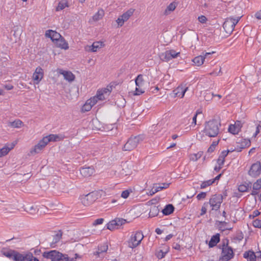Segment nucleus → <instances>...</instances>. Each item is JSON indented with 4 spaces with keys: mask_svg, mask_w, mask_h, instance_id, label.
I'll return each instance as SVG.
<instances>
[{
    "mask_svg": "<svg viewBox=\"0 0 261 261\" xmlns=\"http://www.w3.org/2000/svg\"><path fill=\"white\" fill-rule=\"evenodd\" d=\"M153 185L154 188L155 189V190H158V192L163 189V187H162V185L161 184H155Z\"/></svg>",
    "mask_w": 261,
    "mask_h": 261,
    "instance_id": "nucleus-59",
    "label": "nucleus"
},
{
    "mask_svg": "<svg viewBox=\"0 0 261 261\" xmlns=\"http://www.w3.org/2000/svg\"><path fill=\"white\" fill-rule=\"evenodd\" d=\"M252 224L255 228H261V220L256 219L253 221Z\"/></svg>",
    "mask_w": 261,
    "mask_h": 261,
    "instance_id": "nucleus-48",
    "label": "nucleus"
},
{
    "mask_svg": "<svg viewBox=\"0 0 261 261\" xmlns=\"http://www.w3.org/2000/svg\"><path fill=\"white\" fill-rule=\"evenodd\" d=\"M108 249V245L107 244V243H105L102 245H101L100 247H98V250L96 251L95 254L99 256V254L100 253L107 252Z\"/></svg>",
    "mask_w": 261,
    "mask_h": 261,
    "instance_id": "nucleus-35",
    "label": "nucleus"
},
{
    "mask_svg": "<svg viewBox=\"0 0 261 261\" xmlns=\"http://www.w3.org/2000/svg\"><path fill=\"white\" fill-rule=\"evenodd\" d=\"M1 252L4 256L8 257L9 258H12L13 259L15 251L13 250L3 249L1 251Z\"/></svg>",
    "mask_w": 261,
    "mask_h": 261,
    "instance_id": "nucleus-30",
    "label": "nucleus"
},
{
    "mask_svg": "<svg viewBox=\"0 0 261 261\" xmlns=\"http://www.w3.org/2000/svg\"><path fill=\"white\" fill-rule=\"evenodd\" d=\"M97 92L98 93L97 94V96L94 97L92 98H90L88 100V101L90 104H91V106L92 107L96 103V102L97 101V99H98L99 100H102L103 98V92H101L100 93V92L99 91Z\"/></svg>",
    "mask_w": 261,
    "mask_h": 261,
    "instance_id": "nucleus-23",
    "label": "nucleus"
},
{
    "mask_svg": "<svg viewBox=\"0 0 261 261\" xmlns=\"http://www.w3.org/2000/svg\"><path fill=\"white\" fill-rule=\"evenodd\" d=\"M208 205V202H204L201 207L200 216L204 215L207 212V207Z\"/></svg>",
    "mask_w": 261,
    "mask_h": 261,
    "instance_id": "nucleus-47",
    "label": "nucleus"
},
{
    "mask_svg": "<svg viewBox=\"0 0 261 261\" xmlns=\"http://www.w3.org/2000/svg\"><path fill=\"white\" fill-rule=\"evenodd\" d=\"M177 3L172 2L169 6H167V8L164 12V14L167 15L169 14L171 12L173 11L177 6Z\"/></svg>",
    "mask_w": 261,
    "mask_h": 261,
    "instance_id": "nucleus-26",
    "label": "nucleus"
},
{
    "mask_svg": "<svg viewBox=\"0 0 261 261\" xmlns=\"http://www.w3.org/2000/svg\"><path fill=\"white\" fill-rule=\"evenodd\" d=\"M223 197L221 194L213 195L207 202L212 211H217L223 202Z\"/></svg>",
    "mask_w": 261,
    "mask_h": 261,
    "instance_id": "nucleus-5",
    "label": "nucleus"
},
{
    "mask_svg": "<svg viewBox=\"0 0 261 261\" xmlns=\"http://www.w3.org/2000/svg\"><path fill=\"white\" fill-rule=\"evenodd\" d=\"M261 188V178L258 179L253 185V189L258 191Z\"/></svg>",
    "mask_w": 261,
    "mask_h": 261,
    "instance_id": "nucleus-44",
    "label": "nucleus"
},
{
    "mask_svg": "<svg viewBox=\"0 0 261 261\" xmlns=\"http://www.w3.org/2000/svg\"><path fill=\"white\" fill-rule=\"evenodd\" d=\"M94 171L92 167H82L80 169V173L83 177H88L94 173Z\"/></svg>",
    "mask_w": 261,
    "mask_h": 261,
    "instance_id": "nucleus-19",
    "label": "nucleus"
},
{
    "mask_svg": "<svg viewBox=\"0 0 261 261\" xmlns=\"http://www.w3.org/2000/svg\"><path fill=\"white\" fill-rule=\"evenodd\" d=\"M117 222L115 221L114 220H113L110 221L107 225V229L110 230H113L115 229H118L116 226Z\"/></svg>",
    "mask_w": 261,
    "mask_h": 261,
    "instance_id": "nucleus-38",
    "label": "nucleus"
},
{
    "mask_svg": "<svg viewBox=\"0 0 261 261\" xmlns=\"http://www.w3.org/2000/svg\"><path fill=\"white\" fill-rule=\"evenodd\" d=\"M103 221L104 219L103 218L97 219L93 222V225L96 226L97 225L101 224L103 223Z\"/></svg>",
    "mask_w": 261,
    "mask_h": 261,
    "instance_id": "nucleus-51",
    "label": "nucleus"
},
{
    "mask_svg": "<svg viewBox=\"0 0 261 261\" xmlns=\"http://www.w3.org/2000/svg\"><path fill=\"white\" fill-rule=\"evenodd\" d=\"M198 19V21L202 23H204L207 21L206 17L204 15H201L199 16Z\"/></svg>",
    "mask_w": 261,
    "mask_h": 261,
    "instance_id": "nucleus-54",
    "label": "nucleus"
},
{
    "mask_svg": "<svg viewBox=\"0 0 261 261\" xmlns=\"http://www.w3.org/2000/svg\"><path fill=\"white\" fill-rule=\"evenodd\" d=\"M141 87V86H136L135 95H139L144 92V90Z\"/></svg>",
    "mask_w": 261,
    "mask_h": 261,
    "instance_id": "nucleus-49",
    "label": "nucleus"
},
{
    "mask_svg": "<svg viewBox=\"0 0 261 261\" xmlns=\"http://www.w3.org/2000/svg\"><path fill=\"white\" fill-rule=\"evenodd\" d=\"M260 215V212L258 210L254 211L251 215H250L249 217H252L253 218L258 216Z\"/></svg>",
    "mask_w": 261,
    "mask_h": 261,
    "instance_id": "nucleus-56",
    "label": "nucleus"
},
{
    "mask_svg": "<svg viewBox=\"0 0 261 261\" xmlns=\"http://www.w3.org/2000/svg\"><path fill=\"white\" fill-rule=\"evenodd\" d=\"M130 191H129L128 190L123 191L121 193V197L123 198H127L128 197Z\"/></svg>",
    "mask_w": 261,
    "mask_h": 261,
    "instance_id": "nucleus-52",
    "label": "nucleus"
},
{
    "mask_svg": "<svg viewBox=\"0 0 261 261\" xmlns=\"http://www.w3.org/2000/svg\"><path fill=\"white\" fill-rule=\"evenodd\" d=\"M244 258L247 259V261H256V257L254 252L252 250L245 251L243 254Z\"/></svg>",
    "mask_w": 261,
    "mask_h": 261,
    "instance_id": "nucleus-20",
    "label": "nucleus"
},
{
    "mask_svg": "<svg viewBox=\"0 0 261 261\" xmlns=\"http://www.w3.org/2000/svg\"><path fill=\"white\" fill-rule=\"evenodd\" d=\"M242 123L240 121H236L234 124H231L228 127V132L233 135L238 134L241 130Z\"/></svg>",
    "mask_w": 261,
    "mask_h": 261,
    "instance_id": "nucleus-15",
    "label": "nucleus"
},
{
    "mask_svg": "<svg viewBox=\"0 0 261 261\" xmlns=\"http://www.w3.org/2000/svg\"><path fill=\"white\" fill-rule=\"evenodd\" d=\"M44 75L43 70L42 68L37 67L33 75V79L36 84H38L43 79Z\"/></svg>",
    "mask_w": 261,
    "mask_h": 261,
    "instance_id": "nucleus-12",
    "label": "nucleus"
},
{
    "mask_svg": "<svg viewBox=\"0 0 261 261\" xmlns=\"http://www.w3.org/2000/svg\"><path fill=\"white\" fill-rule=\"evenodd\" d=\"M68 7V2L66 0H62L59 3L58 6L56 7V10L57 11H59Z\"/></svg>",
    "mask_w": 261,
    "mask_h": 261,
    "instance_id": "nucleus-34",
    "label": "nucleus"
},
{
    "mask_svg": "<svg viewBox=\"0 0 261 261\" xmlns=\"http://www.w3.org/2000/svg\"><path fill=\"white\" fill-rule=\"evenodd\" d=\"M104 45L102 42H94L91 45H87L85 49L86 51L96 52L98 49L101 48Z\"/></svg>",
    "mask_w": 261,
    "mask_h": 261,
    "instance_id": "nucleus-16",
    "label": "nucleus"
},
{
    "mask_svg": "<svg viewBox=\"0 0 261 261\" xmlns=\"http://www.w3.org/2000/svg\"><path fill=\"white\" fill-rule=\"evenodd\" d=\"M242 16H238L237 17L227 18L224 21L223 27L227 33L232 32L236 25L238 23Z\"/></svg>",
    "mask_w": 261,
    "mask_h": 261,
    "instance_id": "nucleus-7",
    "label": "nucleus"
},
{
    "mask_svg": "<svg viewBox=\"0 0 261 261\" xmlns=\"http://www.w3.org/2000/svg\"><path fill=\"white\" fill-rule=\"evenodd\" d=\"M114 220L117 222L116 226L118 229L126 222V220L122 218H116Z\"/></svg>",
    "mask_w": 261,
    "mask_h": 261,
    "instance_id": "nucleus-43",
    "label": "nucleus"
},
{
    "mask_svg": "<svg viewBox=\"0 0 261 261\" xmlns=\"http://www.w3.org/2000/svg\"><path fill=\"white\" fill-rule=\"evenodd\" d=\"M15 144H12L10 147L6 146L2 149H0V158L7 155L9 151L13 148Z\"/></svg>",
    "mask_w": 261,
    "mask_h": 261,
    "instance_id": "nucleus-29",
    "label": "nucleus"
},
{
    "mask_svg": "<svg viewBox=\"0 0 261 261\" xmlns=\"http://www.w3.org/2000/svg\"><path fill=\"white\" fill-rule=\"evenodd\" d=\"M229 240L227 239L222 241V252L219 261H229L234 255L232 248L228 246Z\"/></svg>",
    "mask_w": 261,
    "mask_h": 261,
    "instance_id": "nucleus-2",
    "label": "nucleus"
},
{
    "mask_svg": "<svg viewBox=\"0 0 261 261\" xmlns=\"http://www.w3.org/2000/svg\"><path fill=\"white\" fill-rule=\"evenodd\" d=\"M250 145V141L249 140H244V141L242 142L240 145H237L236 147V151L240 152L242 151V149L249 147Z\"/></svg>",
    "mask_w": 261,
    "mask_h": 261,
    "instance_id": "nucleus-28",
    "label": "nucleus"
},
{
    "mask_svg": "<svg viewBox=\"0 0 261 261\" xmlns=\"http://www.w3.org/2000/svg\"><path fill=\"white\" fill-rule=\"evenodd\" d=\"M13 260L15 261H39V259L34 257L31 252L25 254H21L15 251Z\"/></svg>",
    "mask_w": 261,
    "mask_h": 261,
    "instance_id": "nucleus-9",
    "label": "nucleus"
},
{
    "mask_svg": "<svg viewBox=\"0 0 261 261\" xmlns=\"http://www.w3.org/2000/svg\"><path fill=\"white\" fill-rule=\"evenodd\" d=\"M42 256L44 258L50 259L51 261H67L68 260L67 254H63L55 250L43 252Z\"/></svg>",
    "mask_w": 261,
    "mask_h": 261,
    "instance_id": "nucleus-3",
    "label": "nucleus"
},
{
    "mask_svg": "<svg viewBox=\"0 0 261 261\" xmlns=\"http://www.w3.org/2000/svg\"><path fill=\"white\" fill-rule=\"evenodd\" d=\"M206 196V192H201L199 194H198L196 198L198 200H200L204 199Z\"/></svg>",
    "mask_w": 261,
    "mask_h": 261,
    "instance_id": "nucleus-50",
    "label": "nucleus"
},
{
    "mask_svg": "<svg viewBox=\"0 0 261 261\" xmlns=\"http://www.w3.org/2000/svg\"><path fill=\"white\" fill-rule=\"evenodd\" d=\"M249 188V185H240L238 187V190L240 192H247Z\"/></svg>",
    "mask_w": 261,
    "mask_h": 261,
    "instance_id": "nucleus-45",
    "label": "nucleus"
},
{
    "mask_svg": "<svg viewBox=\"0 0 261 261\" xmlns=\"http://www.w3.org/2000/svg\"><path fill=\"white\" fill-rule=\"evenodd\" d=\"M116 22H117V23L118 24V27H122L124 24V23L125 22L124 21H123L122 20V19L121 18L120 16H119L118 18V19L116 20Z\"/></svg>",
    "mask_w": 261,
    "mask_h": 261,
    "instance_id": "nucleus-53",
    "label": "nucleus"
},
{
    "mask_svg": "<svg viewBox=\"0 0 261 261\" xmlns=\"http://www.w3.org/2000/svg\"><path fill=\"white\" fill-rule=\"evenodd\" d=\"M179 55V52H176L173 49L166 50L160 55L161 59L164 61L169 60L177 58Z\"/></svg>",
    "mask_w": 261,
    "mask_h": 261,
    "instance_id": "nucleus-10",
    "label": "nucleus"
},
{
    "mask_svg": "<svg viewBox=\"0 0 261 261\" xmlns=\"http://www.w3.org/2000/svg\"><path fill=\"white\" fill-rule=\"evenodd\" d=\"M92 107L91 104L87 100L85 104L82 107V111L83 112H88L91 109Z\"/></svg>",
    "mask_w": 261,
    "mask_h": 261,
    "instance_id": "nucleus-42",
    "label": "nucleus"
},
{
    "mask_svg": "<svg viewBox=\"0 0 261 261\" xmlns=\"http://www.w3.org/2000/svg\"><path fill=\"white\" fill-rule=\"evenodd\" d=\"M44 138L47 143L51 141L56 142L60 141L63 139L61 135L54 134H50L47 136L44 137Z\"/></svg>",
    "mask_w": 261,
    "mask_h": 261,
    "instance_id": "nucleus-21",
    "label": "nucleus"
},
{
    "mask_svg": "<svg viewBox=\"0 0 261 261\" xmlns=\"http://www.w3.org/2000/svg\"><path fill=\"white\" fill-rule=\"evenodd\" d=\"M261 173V163L259 162H256L253 164L248 171V174L253 177L258 176Z\"/></svg>",
    "mask_w": 261,
    "mask_h": 261,
    "instance_id": "nucleus-11",
    "label": "nucleus"
},
{
    "mask_svg": "<svg viewBox=\"0 0 261 261\" xmlns=\"http://www.w3.org/2000/svg\"><path fill=\"white\" fill-rule=\"evenodd\" d=\"M214 53V52L212 53H205L204 54V56H199L197 57H195L193 60L192 61L194 63V64L196 66H200L202 65L203 63V62L204 61V59L207 57L212 55V54Z\"/></svg>",
    "mask_w": 261,
    "mask_h": 261,
    "instance_id": "nucleus-18",
    "label": "nucleus"
},
{
    "mask_svg": "<svg viewBox=\"0 0 261 261\" xmlns=\"http://www.w3.org/2000/svg\"><path fill=\"white\" fill-rule=\"evenodd\" d=\"M134 11V9L130 8L120 16L122 19V20L124 21V22H126L127 20L129 19L130 16L133 15Z\"/></svg>",
    "mask_w": 261,
    "mask_h": 261,
    "instance_id": "nucleus-25",
    "label": "nucleus"
},
{
    "mask_svg": "<svg viewBox=\"0 0 261 261\" xmlns=\"http://www.w3.org/2000/svg\"><path fill=\"white\" fill-rule=\"evenodd\" d=\"M192 196H191V197L187 196V198H182V201L184 202V204L190 203L191 201H190V198H192Z\"/></svg>",
    "mask_w": 261,
    "mask_h": 261,
    "instance_id": "nucleus-60",
    "label": "nucleus"
},
{
    "mask_svg": "<svg viewBox=\"0 0 261 261\" xmlns=\"http://www.w3.org/2000/svg\"><path fill=\"white\" fill-rule=\"evenodd\" d=\"M191 118L189 116L184 118L180 122V130H182V133H186L189 132L191 129L192 125L189 124Z\"/></svg>",
    "mask_w": 261,
    "mask_h": 261,
    "instance_id": "nucleus-13",
    "label": "nucleus"
},
{
    "mask_svg": "<svg viewBox=\"0 0 261 261\" xmlns=\"http://www.w3.org/2000/svg\"><path fill=\"white\" fill-rule=\"evenodd\" d=\"M167 252V251H163L162 250H160L159 251H156L155 254L158 258L162 259L165 256Z\"/></svg>",
    "mask_w": 261,
    "mask_h": 261,
    "instance_id": "nucleus-46",
    "label": "nucleus"
},
{
    "mask_svg": "<svg viewBox=\"0 0 261 261\" xmlns=\"http://www.w3.org/2000/svg\"><path fill=\"white\" fill-rule=\"evenodd\" d=\"M105 12L102 9H100L98 11V12L95 14L93 17L92 19L94 21H98L103 17L104 16Z\"/></svg>",
    "mask_w": 261,
    "mask_h": 261,
    "instance_id": "nucleus-33",
    "label": "nucleus"
},
{
    "mask_svg": "<svg viewBox=\"0 0 261 261\" xmlns=\"http://www.w3.org/2000/svg\"><path fill=\"white\" fill-rule=\"evenodd\" d=\"M56 43L58 46L63 49H67L69 47L68 43L62 37L59 39V41H58Z\"/></svg>",
    "mask_w": 261,
    "mask_h": 261,
    "instance_id": "nucleus-31",
    "label": "nucleus"
},
{
    "mask_svg": "<svg viewBox=\"0 0 261 261\" xmlns=\"http://www.w3.org/2000/svg\"><path fill=\"white\" fill-rule=\"evenodd\" d=\"M228 153H229V151L223 150V151H222L219 157H220L223 159H225V157L227 155Z\"/></svg>",
    "mask_w": 261,
    "mask_h": 261,
    "instance_id": "nucleus-57",
    "label": "nucleus"
},
{
    "mask_svg": "<svg viewBox=\"0 0 261 261\" xmlns=\"http://www.w3.org/2000/svg\"><path fill=\"white\" fill-rule=\"evenodd\" d=\"M220 127V120L213 119L205 122L203 132L206 136L216 137L219 133Z\"/></svg>",
    "mask_w": 261,
    "mask_h": 261,
    "instance_id": "nucleus-1",
    "label": "nucleus"
},
{
    "mask_svg": "<svg viewBox=\"0 0 261 261\" xmlns=\"http://www.w3.org/2000/svg\"><path fill=\"white\" fill-rule=\"evenodd\" d=\"M197 114H195L194 116L192 117V122L191 125L192 126H194L196 124V118H197Z\"/></svg>",
    "mask_w": 261,
    "mask_h": 261,
    "instance_id": "nucleus-61",
    "label": "nucleus"
},
{
    "mask_svg": "<svg viewBox=\"0 0 261 261\" xmlns=\"http://www.w3.org/2000/svg\"><path fill=\"white\" fill-rule=\"evenodd\" d=\"M135 83L136 86H142L144 84V80L143 78V75L142 74H139L137 76L135 80Z\"/></svg>",
    "mask_w": 261,
    "mask_h": 261,
    "instance_id": "nucleus-40",
    "label": "nucleus"
},
{
    "mask_svg": "<svg viewBox=\"0 0 261 261\" xmlns=\"http://www.w3.org/2000/svg\"><path fill=\"white\" fill-rule=\"evenodd\" d=\"M179 87H177V88L174 90L172 93L170 94V96L173 97L175 98L177 96L178 93L179 92V91L178 90Z\"/></svg>",
    "mask_w": 261,
    "mask_h": 261,
    "instance_id": "nucleus-55",
    "label": "nucleus"
},
{
    "mask_svg": "<svg viewBox=\"0 0 261 261\" xmlns=\"http://www.w3.org/2000/svg\"><path fill=\"white\" fill-rule=\"evenodd\" d=\"M62 233L61 231L60 230L59 232L58 233H57L54 237L53 242L50 245V246L51 247H55V246H54L53 245L55 244V243L58 242L60 240V239L62 238Z\"/></svg>",
    "mask_w": 261,
    "mask_h": 261,
    "instance_id": "nucleus-39",
    "label": "nucleus"
},
{
    "mask_svg": "<svg viewBox=\"0 0 261 261\" xmlns=\"http://www.w3.org/2000/svg\"><path fill=\"white\" fill-rule=\"evenodd\" d=\"M99 194L97 191H93L86 195L81 197L82 203L85 206H89L92 204L99 197Z\"/></svg>",
    "mask_w": 261,
    "mask_h": 261,
    "instance_id": "nucleus-6",
    "label": "nucleus"
},
{
    "mask_svg": "<svg viewBox=\"0 0 261 261\" xmlns=\"http://www.w3.org/2000/svg\"><path fill=\"white\" fill-rule=\"evenodd\" d=\"M61 73L63 75L64 79L69 82L74 80L75 75L70 71H63Z\"/></svg>",
    "mask_w": 261,
    "mask_h": 261,
    "instance_id": "nucleus-24",
    "label": "nucleus"
},
{
    "mask_svg": "<svg viewBox=\"0 0 261 261\" xmlns=\"http://www.w3.org/2000/svg\"><path fill=\"white\" fill-rule=\"evenodd\" d=\"M143 138L141 136L130 137L124 145L123 151H132L137 147L138 145L142 141Z\"/></svg>",
    "mask_w": 261,
    "mask_h": 261,
    "instance_id": "nucleus-4",
    "label": "nucleus"
},
{
    "mask_svg": "<svg viewBox=\"0 0 261 261\" xmlns=\"http://www.w3.org/2000/svg\"><path fill=\"white\" fill-rule=\"evenodd\" d=\"M220 241V234L216 233V234L213 236L208 243V246L210 248H212L215 246L217 243H218Z\"/></svg>",
    "mask_w": 261,
    "mask_h": 261,
    "instance_id": "nucleus-22",
    "label": "nucleus"
},
{
    "mask_svg": "<svg viewBox=\"0 0 261 261\" xmlns=\"http://www.w3.org/2000/svg\"><path fill=\"white\" fill-rule=\"evenodd\" d=\"M159 212L158 207L156 206H153L151 207L149 215L150 217H154L158 215Z\"/></svg>",
    "mask_w": 261,
    "mask_h": 261,
    "instance_id": "nucleus-36",
    "label": "nucleus"
},
{
    "mask_svg": "<svg viewBox=\"0 0 261 261\" xmlns=\"http://www.w3.org/2000/svg\"><path fill=\"white\" fill-rule=\"evenodd\" d=\"M23 125V122L19 119L15 120L13 122H9L8 126L13 128H20Z\"/></svg>",
    "mask_w": 261,
    "mask_h": 261,
    "instance_id": "nucleus-32",
    "label": "nucleus"
},
{
    "mask_svg": "<svg viewBox=\"0 0 261 261\" xmlns=\"http://www.w3.org/2000/svg\"><path fill=\"white\" fill-rule=\"evenodd\" d=\"M45 36L50 38L53 41L56 42L59 41L62 37L61 35L56 31L51 30H47L45 33Z\"/></svg>",
    "mask_w": 261,
    "mask_h": 261,
    "instance_id": "nucleus-17",
    "label": "nucleus"
},
{
    "mask_svg": "<svg viewBox=\"0 0 261 261\" xmlns=\"http://www.w3.org/2000/svg\"><path fill=\"white\" fill-rule=\"evenodd\" d=\"M222 174H223V173L219 174L217 176H216L215 178H214L213 179H211L212 180L214 181V183L216 180H218L220 179V178L221 177V176H222Z\"/></svg>",
    "mask_w": 261,
    "mask_h": 261,
    "instance_id": "nucleus-64",
    "label": "nucleus"
},
{
    "mask_svg": "<svg viewBox=\"0 0 261 261\" xmlns=\"http://www.w3.org/2000/svg\"><path fill=\"white\" fill-rule=\"evenodd\" d=\"M174 207L171 204L166 205L165 208L162 210V213L165 215H169L174 211Z\"/></svg>",
    "mask_w": 261,
    "mask_h": 261,
    "instance_id": "nucleus-27",
    "label": "nucleus"
},
{
    "mask_svg": "<svg viewBox=\"0 0 261 261\" xmlns=\"http://www.w3.org/2000/svg\"><path fill=\"white\" fill-rule=\"evenodd\" d=\"M190 85H187V84L182 83L180 84V89L182 90L180 98L184 97L186 92L188 90Z\"/></svg>",
    "mask_w": 261,
    "mask_h": 261,
    "instance_id": "nucleus-37",
    "label": "nucleus"
},
{
    "mask_svg": "<svg viewBox=\"0 0 261 261\" xmlns=\"http://www.w3.org/2000/svg\"><path fill=\"white\" fill-rule=\"evenodd\" d=\"M260 127H261V126L260 125H258L256 126L255 132V133L253 135V136L254 137H255L259 134V128Z\"/></svg>",
    "mask_w": 261,
    "mask_h": 261,
    "instance_id": "nucleus-62",
    "label": "nucleus"
},
{
    "mask_svg": "<svg viewBox=\"0 0 261 261\" xmlns=\"http://www.w3.org/2000/svg\"><path fill=\"white\" fill-rule=\"evenodd\" d=\"M45 139L44 137L41 139L37 144H36L34 148L31 150V153L32 154L33 153H38L40 152L47 144Z\"/></svg>",
    "mask_w": 261,
    "mask_h": 261,
    "instance_id": "nucleus-14",
    "label": "nucleus"
},
{
    "mask_svg": "<svg viewBox=\"0 0 261 261\" xmlns=\"http://www.w3.org/2000/svg\"><path fill=\"white\" fill-rule=\"evenodd\" d=\"M143 238L144 236L142 232H136L134 234L132 235L128 241V246L131 248L137 247L141 243Z\"/></svg>",
    "mask_w": 261,
    "mask_h": 261,
    "instance_id": "nucleus-8",
    "label": "nucleus"
},
{
    "mask_svg": "<svg viewBox=\"0 0 261 261\" xmlns=\"http://www.w3.org/2000/svg\"><path fill=\"white\" fill-rule=\"evenodd\" d=\"M225 159H223L220 157H219V158L217 160V163L218 165L222 166L224 163Z\"/></svg>",
    "mask_w": 261,
    "mask_h": 261,
    "instance_id": "nucleus-58",
    "label": "nucleus"
},
{
    "mask_svg": "<svg viewBox=\"0 0 261 261\" xmlns=\"http://www.w3.org/2000/svg\"><path fill=\"white\" fill-rule=\"evenodd\" d=\"M213 184H214V181H212V179L204 181L201 184L200 188L204 189L207 187L212 185Z\"/></svg>",
    "mask_w": 261,
    "mask_h": 261,
    "instance_id": "nucleus-41",
    "label": "nucleus"
},
{
    "mask_svg": "<svg viewBox=\"0 0 261 261\" xmlns=\"http://www.w3.org/2000/svg\"><path fill=\"white\" fill-rule=\"evenodd\" d=\"M255 17L257 19H261V10L257 12L255 14Z\"/></svg>",
    "mask_w": 261,
    "mask_h": 261,
    "instance_id": "nucleus-63",
    "label": "nucleus"
}]
</instances>
